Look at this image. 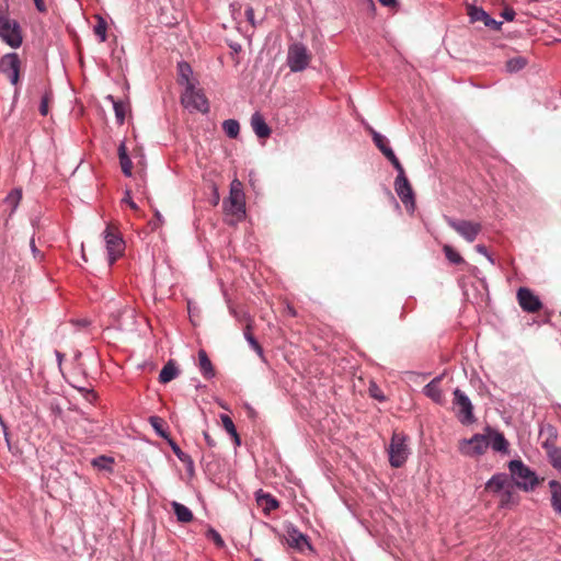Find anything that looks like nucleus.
Listing matches in <instances>:
<instances>
[{
	"label": "nucleus",
	"instance_id": "obj_1",
	"mask_svg": "<svg viewBox=\"0 0 561 561\" xmlns=\"http://www.w3.org/2000/svg\"><path fill=\"white\" fill-rule=\"evenodd\" d=\"M407 438L403 433L393 432L392 434L388 453L390 465L394 468L402 467L408 459Z\"/></svg>",
	"mask_w": 561,
	"mask_h": 561
},
{
	"label": "nucleus",
	"instance_id": "obj_2",
	"mask_svg": "<svg viewBox=\"0 0 561 561\" xmlns=\"http://www.w3.org/2000/svg\"><path fill=\"white\" fill-rule=\"evenodd\" d=\"M311 58V53L301 43H295L288 47L287 65L293 72L305 70L309 66Z\"/></svg>",
	"mask_w": 561,
	"mask_h": 561
},
{
	"label": "nucleus",
	"instance_id": "obj_3",
	"mask_svg": "<svg viewBox=\"0 0 561 561\" xmlns=\"http://www.w3.org/2000/svg\"><path fill=\"white\" fill-rule=\"evenodd\" d=\"M490 446V438L484 434H476L471 438L459 440L458 449L461 455L467 457H478L483 455Z\"/></svg>",
	"mask_w": 561,
	"mask_h": 561
},
{
	"label": "nucleus",
	"instance_id": "obj_4",
	"mask_svg": "<svg viewBox=\"0 0 561 561\" xmlns=\"http://www.w3.org/2000/svg\"><path fill=\"white\" fill-rule=\"evenodd\" d=\"M0 37L11 47L18 48L22 44L19 24L8 19L0 7Z\"/></svg>",
	"mask_w": 561,
	"mask_h": 561
},
{
	"label": "nucleus",
	"instance_id": "obj_5",
	"mask_svg": "<svg viewBox=\"0 0 561 561\" xmlns=\"http://www.w3.org/2000/svg\"><path fill=\"white\" fill-rule=\"evenodd\" d=\"M510 471L516 485L519 488L528 490L529 488L533 489L538 483L535 473L520 460H512L510 462Z\"/></svg>",
	"mask_w": 561,
	"mask_h": 561
},
{
	"label": "nucleus",
	"instance_id": "obj_6",
	"mask_svg": "<svg viewBox=\"0 0 561 561\" xmlns=\"http://www.w3.org/2000/svg\"><path fill=\"white\" fill-rule=\"evenodd\" d=\"M453 403L456 410V415L461 424L468 425L476 421L473 415V405L470 399L460 389H456L454 391Z\"/></svg>",
	"mask_w": 561,
	"mask_h": 561
},
{
	"label": "nucleus",
	"instance_id": "obj_7",
	"mask_svg": "<svg viewBox=\"0 0 561 561\" xmlns=\"http://www.w3.org/2000/svg\"><path fill=\"white\" fill-rule=\"evenodd\" d=\"M181 102L184 107L196 110L202 113L209 111L207 98L201 90L195 89L194 84H188L182 93Z\"/></svg>",
	"mask_w": 561,
	"mask_h": 561
},
{
	"label": "nucleus",
	"instance_id": "obj_8",
	"mask_svg": "<svg viewBox=\"0 0 561 561\" xmlns=\"http://www.w3.org/2000/svg\"><path fill=\"white\" fill-rule=\"evenodd\" d=\"M104 239L108 253V263L112 265L123 254L125 244L117 229L111 225L104 231Z\"/></svg>",
	"mask_w": 561,
	"mask_h": 561
},
{
	"label": "nucleus",
	"instance_id": "obj_9",
	"mask_svg": "<svg viewBox=\"0 0 561 561\" xmlns=\"http://www.w3.org/2000/svg\"><path fill=\"white\" fill-rule=\"evenodd\" d=\"M447 225L453 228L457 233H459L467 242H473L478 234L482 230V226L479 222L463 220V219H454L450 217H446Z\"/></svg>",
	"mask_w": 561,
	"mask_h": 561
},
{
	"label": "nucleus",
	"instance_id": "obj_10",
	"mask_svg": "<svg viewBox=\"0 0 561 561\" xmlns=\"http://www.w3.org/2000/svg\"><path fill=\"white\" fill-rule=\"evenodd\" d=\"M225 209L240 219L245 213L244 194L241 190V183L233 181L230 187V195L225 202Z\"/></svg>",
	"mask_w": 561,
	"mask_h": 561
},
{
	"label": "nucleus",
	"instance_id": "obj_11",
	"mask_svg": "<svg viewBox=\"0 0 561 561\" xmlns=\"http://www.w3.org/2000/svg\"><path fill=\"white\" fill-rule=\"evenodd\" d=\"M21 61L15 53L5 54L0 58V72L5 76L9 81L16 85L20 81Z\"/></svg>",
	"mask_w": 561,
	"mask_h": 561
},
{
	"label": "nucleus",
	"instance_id": "obj_12",
	"mask_svg": "<svg viewBox=\"0 0 561 561\" xmlns=\"http://www.w3.org/2000/svg\"><path fill=\"white\" fill-rule=\"evenodd\" d=\"M282 541L286 542L288 547L299 552H304L306 549H311L307 536L291 525L286 527V531L282 536Z\"/></svg>",
	"mask_w": 561,
	"mask_h": 561
},
{
	"label": "nucleus",
	"instance_id": "obj_13",
	"mask_svg": "<svg viewBox=\"0 0 561 561\" xmlns=\"http://www.w3.org/2000/svg\"><path fill=\"white\" fill-rule=\"evenodd\" d=\"M517 300L520 308L530 313L538 312L542 308V304L529 288L520 287L517 291Z\"/></svg>",
	"mask_w": 561,
	"mask_h": 561
},
{
	"label": "nucleus",
	"instance_id": "obj_14",
	"mask_svg": "<svg viewBox=\"0 0 561 561\" xmlns=\"http://www.w3.org/2000/svg\"><path fill=\"white\" fill-rule=\"evenodd\" d=\"M394 190L407 208H414V194L412 186L407 176H397L394 181Z\"/></svg>",
	"mask_w": 561,
	"mask_h": 561
},
{
	"label": "nucleus",
	"instance_id": "obj_15",
	"mask_svg": "<svg viewBox=\"0 0 561 561\" xmlns=\"http://www.w3.org/2000/svg\"><path fill=\"white\" fill-rule=\"evenodd\" d=\"M467 14L470 18V22H482L485 26L493 30H499L502 22H497L492 19L483 9L476 7L474 4H467Z\"/></svg>",
	"mask_w": 561,
	"mask_h": 561
},
{
	"label": "nucleus",
	"instance_id": "obj_16",
	"mask_svg": "<svg viewBox=\"0 0 561 561\" xmlns=\"http://www.w3.org/2000/svg\"><path fill=\"white\" fill-rule=\"evenodd\" d=\"M486 436L490 438V446L493 450L499 453H507L508 451V442L504 437V435L497 431H494L490 427L486 428Z\"/></svg>",
	"mask_w": 561,
	"mask_h": 561
},
{
	"label": "nucleus",
	"instance_id": "obj_17",
	"mask_svg": "<svg viewBox=\"0 0 561 561\" xmlns=\"http://www.w3.org/2000/svg\"><path fill=\"white\" fill-rule=\"evenodd\" d=\"M557 436V430L551 425H547L540 431V437H545L541 445L546 449L548 456H550L551 450L558 449L556 447Z\"/></svg>",
	"mask_w": 561,
	"mask_h": 561
},
{
	"label": "nucleus",
	"instance_id": "obj_18",
	"mask_svg": "<svg viewBox=\"0 0 561 561\" xmlns=\"http://www.w3.org/2000/svg\"><path fill=\"white\" fill-rule=\"evenodd\" d=\"M251 126L259 138L270 137L272 130L260 113H254L251 117Z\"/></svg>",
	"mask_w": 561,
	"mask_h": 561
},
{
	"label": "nucleus",
	"instance_id": "obj_19",
	"mask_svg": "<svg viewBox=\"0 0 561 561\" xmlns=\"http://www.w3.org/2000/svg\"><path fill=\"white\" fill-rule=\"evenodd\" d=\"M256 503L265 514L276 510L279 505L278 501L274 496L268 493H264L262 490L256 492Z\"/></svg>",
	"mask_w": 561,
	"mask_h": 561
},
{
	"label": "nucleus",
	"instance_id": "obj_20",
	"mask_svg": "<svg viewBox=\"0 0 561 561\" xmlns=\"http://www.w3.org/2000/svg\"><path fill=\"white\" fill-rule=\"evenodd\" d=\"M511 483H512V481L506 476L497 474V476L492 477L488 481V483L485 485V490L490 491V492H494V493H501L507 486H510Z\"/></svg>",
	"mask_w": 561,
	"mask_h": 561
},
{
	"label": "nucleus",
	"instance_id": "obj_21",
	"mask_svg": "<svg viewBox=\"0 0 561 561\" xmlns=\"http://www.w3.org/2000/svg\"><path fill=\"white\" fill-rule=\"evenodd\" d=\"M440 377L434 378L430 383L424 387V393L436 403L444 401V394L439 388Z\"/></svg>",
	"mask_w": 561,
	"mask_h": 561
},
{
	"label": "nucleus",
	"instance_id": "obj_22",
	"mask_svg": "<svg viewBox=\"0 0 561 561\" xmlns=\"http://www.w3.org/2000/svg\"><path fill=\"white\" fill-rule=\"evenodd\" d=\"M171 505L179 523L186 524L194 519L192 511L185 505L175 501H173Z\"/></svg>",
	"mask_w": 561,
	"mask_h": 561
},
{
	"label": "nucleus",
	"instance_id": "obj_23",
	"mask_svg": "<svg viewBox=\"0 0 561 561\" xmlns=\"http://www.w3.org/2000/svg\"><path fill=\"white\" fill-rule=\"evenodd\" d=\"M118 158H119V164H121L122 172L126 176H131L133 162L127 154V148H126L125 142H122L118 146Z\"/></svg>",
	"mask_w": 561,
	"mask_h": 561
},
{
	"label": "nucleus",
	"instance_id": "obj_24",
	"mask_svg": "<svg viewBox=\"0 0 561 561\" xmlns=\"http://www.w3.org/2000/svg\"><path fill=\"white\" fill-rule=\"evenodd\" d=\"M199 369L206 379H210L215 376V370L207 353L204 350L198 352Z\"/></svg>",
	"mask_w": 561,
	"mask_h": 561
},
{
	"label": "nucleus",
	"instance_id": "obj_25",
	"mask_svg": "<svg viewBox=\"0 0 561 561\" xmlns=\"http://www.w3.org/2000/svg\"><path fill=\"white\" fill-rule=\"evenodd\" d=\"M179 374V370L175 364L172 360H169L160 371L159 381L161 383H168L173 380Z\"/></svg>",
	"mask_w": 561,
	"mask_h": 561
},
{
	"label": "nucleus",
	"instance_id": "obj_26",
	"mask_svg": "<svg viewBox=\"0 0 561 561\" xmlns=\"http://www.w3.org/2000/svg\"><path fill=\"white\" fill-rule=\"evenodd\" d=\"M550 491H551V504L554 511L561 513V483L551 480L549 482Z\"/></svg>",
	"mask_w": 561,
	"mask_h": 561
},
{
	"label": "nucleus",
	"instance_id": "obj_27",
	"mask_svg": "<svg viewBox=\"0 0 561 561\" xmlns=\"http://www.w3.org/2000/svg\"><path fill=\"white\" fill-rule=\"evenodd\" d=\"M221 423L224 428L229 433L237 446H240L241 439L239 434L237 433L236 426L231 420V417L227 414H221Z\"/></svg>",
	"mask_w": 561,
	"mask_h": 561
},
{
	"label": "nucleus",
	"instance_id": "obj_28",
	"mask_svg": "<svg viewBox=\"0 0 561 561\" xmlns=\"http://www.w3.org/2000/svg\"><path fill=\"white\" fill-rule=\"evenodd\" d=\"M245 340L249 342L251 347L260 355H263V348L256 339L252 334V320L248 321L244 331H243Z\"/></svg>",
	"mask_w": 561,
	"mask_h": 561
},
{
	"label": "nucleus",
	"instance_id": "obj_29",
	"mask_svg": "<svg viewBox=\"0 0 561 561\" xmlns=\"http://www.w3.org/2000/svg\"><path fill=\"white\" fill-rule=\"evenodd\" d=\"M91 465L99 470H105V471L112 472L114 459L112 457H107V456H99L91 460Z\"/></svg>",
	"mask_w": 561,
	"mask_h": 561
},
{
	"label": "nucleus",
	"instance_id": "obj_30",
	"mask_svg": "<svg viewBox=\"0 0 561 561\" xmlns=\"http://www.w3.org/2000/svg\"><path fill=\"white\" fill-rule=\"evenodd\" d=\"M528 64V60L527 58L523 57V56H515V57H512L510 58L507 61H506V70L508 72H517L522 69H524Z\"/></svg>",
	"mask_w": 561,
	"mask_h": 561
},
{
	"label": "nucleus",
	"instance_id": "obj_31",
	"mask_svg": "<svg viewBox=\"0 0 561 561\" xmlns=\"http://www.w3.org/2000/svg\"><path fill=\"white\" fill-rule=\"evenodd\" d=\"M443 251L445 253L446 259L453 264H462L465 263L463 257L449 244L443 245Z\"/></svg>",
	"mask_w": 561,
	"mask_h": 561
},
{
	"label": "nucleus",
	"instance_id": "obj_32",
	"mask_svg": "<svg viewBox=\"0 0 561 561\" xmlns=\"http://www.w3.org/2000/svg\"><path fill=\"white\" fill-rule=\"evenodd\" d=\"M226 135L230 138H237L240 131V125L236 119H227L222 123Z\"/></svg>",
	"mask_w": 561,
	"mask_h": 561
},
{
	"label": "nucleus",
	"instance_id": "obj_33",
	"mask_svg": "<svg viewBox=\"0 0 561 561\" xmlns=\"http://www.w3.org/2000/svg\"><path fill=\"white\" fill-rule=\"evenodd\" d=\"M149 422L159 436L168 438V432L165 431V422L163 419L159 416H150Z\"/></svg>",
	"mask_w": 561,
	"mask_h": 561
},
{
	"label": "nucleus",
	"instance_id": "obj_34",
	"mask_svg": "<svg viewBox=\"0 0 561 561\" xmlns=\"http://www.w3.org/2000/svg\"><path fill=\"white\" fill-rule=\"evenodd\" d=\"M191 75H192L191 66L186 62H180L179 64V76H180L181 83H185L186 87H188V84H193V82H191V80H190Z\"/></svg>",
	"mask_w": 561,
	"mask_h": 561
},
{
	"label": "nucleus",
	"instance_id": "obj_35",
	"mask_svg": "<svg viewBox=\"0 0 561 561\" xmlns=\"http://www.w3.org/2000/svg\"><path fill=\"white\" fill-rule=\"evenodd\" d=\"M53 91L51 89H46L39 104V113L43 116H46L49 112V103L53 101Z\"/></svg>",
	"mask_w": 561,
	"mask_h": 561
},
{
	"label": "nucleus",
	"instance_id": "obj_36",
	"mask_svg": "<svg viewBox=\"0 0 561 561\" xmlns=\"http://www.w3.org/2000/svg\"><path fill=\"white\" fill-rule=\"evenodd\" d=\"M514 495V485L510 484L504 491L500 493V504L501 506H507L513 502Z\"/></svg>",
	"mask_w": 561,
	"mask_h": 561
},
{
	"label": "nucleus",
	"instance_id": "obj_37",
	"mask_svg": "<svg viewBox=\"0 0 561 561\" xmlns=\"http://www.w3.org/2000/svg\"><path fill=\"white\" fill-rule=\"evenodd\" d=\"M371 136H373V140H374V144L376 145V147L382 151L385 148L388 147V140L385 136H382L381 134L377 133L375 129H373L371 127L368 128Z\"/></svg>",
	"mask_w": 561,
	"mask_h": 561
},
{
	"label": "nucleus",
	"instance_id": "obj_38",
	"mask_svg": "<svg viewBox=\"0 0 561 561\" xmlns=\"http://www.w3.org/2000/svg\"><path fill=\"white\" fill-rule=\"evenodd\" d=\"M21 198H22V191H21V190L15 188V190H13V191H12V192L7 196L5 202H7L9 205H11V206H12V209L14 210V209L18 207V205H19V203H20Z\"/></svg>",
	"mask_w": 561,
	"mask_h": 561
},
{
	"label": "nucleus",
	"instance_id": "obj_39",
	"mask_svg": "<svg viewBox=\"0 0 561 561\" xmlns=\"http://www.w3.org/2000/svg\"><path fill=\"white\" fill-rule=\"evenodd\" d=\"M114 111L116 119L119 124H123L125 121L126 106L123 102L114 101Z\"/></svg>",
	"mask_w": 561,
	"mask_h": 561
},
{
	"label": "nucleus",
	"instance_id": "obj_40",
	"mask_svg": "<svg viewBox=\"0 0 561 561\" xmlns=\"http://www.w3.org/2000/svg\"><path fill=\"white\" fill-rule=\"evenodd\" d=\"M548 458L552 467L561 471V448L551 450Z\"/></svg>",
	"mask_w": 561,
	"mask_h": 561
},
{
	"label": "nucleus",
	"instance_id": "obj_41",
	"mask_svg": "<svg viewBox=\"0 0 561 561\" xmlns=\"http://www.w3.org/2000/svg\"><path fill=\"white\" fill-rule=\"evenodd\" d=\"M207 538L211 539L215 545L219 548H222L225 546V541L221 538L220 534L216 531L214 528H209L207 530Z\"/></svg>",
	"mask_w": 561,
	"mask_h": 561
},
{
	"label": "nucleus",
	"instance_id": "obj_42",
	"mask_svg": "<svg viewBox=\"0 0 561 561\" xmlns=\"http://www.w3.org/2000/svg\"><path fill=\"white\" fill-rule=\"evenodd\" d=\"M94 32L100 37L101 42L106 39V23L102 19L95 25Z\"/></svg>",
	"mask_w": 561,
	"mask_h": 561
},
{
	"label": "nucleus",
	"instance_id": "obj_43",
	"mask_svg": "<svg viewBox=\"0 0 561 561\" xmlns=\"http://www.w3.org/2000/svg\"><path fill=\"white\" fill-rule=\"evenodd\" d=\"M368 391H369L370 397H373L379 401H383L386 399L381 389L376 383H370Z\"/></svg>",
	"mask_w": 561,
	"mask_h": 561
},
{
	"label": "nucleus",
	"instance_id": "obj_44",
	"mask_svg": "<svg viewBox=\"0 0 561 561\" xmlns=\"http://www.w3.org/2000/svg\"><path fill=\"white\" fill-rule=\"evenodd\" d=\"M169 443L171 445L173 453L178 456V458L181 461H185L188 458V456L184 454L173 440H169Z\"/></svg>",
	"mask_w": 561,
	"mask_h": 561
},
{
	"label": "nucleus",
	"instance_id": "obj_45",
	"mask_svg": "<svg viewBox=\"0 0 561 561\" xmlns=\"http://www.w3.org/2000/svg\"><path fill=\"white\" fill-rule=\"evenodd\" d=\"M154 217H156V220H152L149 222L152 230L158 229L163 224L162 216L158 210H156Z\"/></svg>",
	"mask_w": 561,
	"mask_h": 561
},
{
	"label": "nucleus",
	"instance_id": "obj_46",
	"mask_svg": "<svg viewBox=\"0 0 561 561\" xmlns=\"http://www.w3.org/2000/svg\"><path fill=\"white\" fill-rule=\"evenodd\" d=\"M390 162L396 168V170L398 171V175L397 176H405L404 169H403L401 162L399 161V159L397 157L394 159H391Z\"/></svg>",
	"mask_w": 561,
	"mask_h": 561
},
{
	"label": "nucleus",
	"instance_id": "obj_47",
	"mask_svg": "<svg viewBox=\"0 0 561 561\" xmlns=\"http://www.w3.org/2000/svg\"><path fill=\"white\" fill-rule=\"evenodd\" d=\"M123 203H126L131 209L137 210L138 206L136 203L131 199L130 193L127 191L125 194V197L123 198Z\"/></svg>",
	"mask_w": 561,
	"mask_h": 561
},
{
	"label": "nucleus",
	"instance_id": "obj_48",
	"mask_svg": "<svg viewBox=\"0 0 561 561\" xmlns=\"http://www.w3.org/2000/svg\"><path fill=\"white\" fill-rule=\"evenodd\" d=\"M245 18L251 23L252 26H255L254 10L252 7H248L245 9Z\"/></svg>",
	"mask_w": 561,
	"mask_h": 561
},
{
	"label": "nucleus",
	"instance_id": "obj_49",
	"mask_svg": "<svg viewBox=\"0 0 561 561\" xmlns=\"http://www.w3.org/2000/svg\"><path fill=\"white\" fill-rule=\"evenodd\" d=\"M203 435L208 447L213 448L216 446V440L209 435L208 432L205 431Z\"/></svg>",
	"mask_w": 561,
	"mask_h": 561
},
{
	"label": "nucleus",
	"instance_id": "obj_50",
	"mask_svg": "<svg viewBox=\"0 0 561 561\" xmlns=\"http://www.w3.org/2000/svg\"><path fill=\"white\" fill-rule=\"evenodd\" d=\"M502 15L505 20L512 21L515 16V12L512 9H505Z\"/></svg>",
	"mask_w": 561,
	"mask_h": 561
},
{
	"label": "nucleus",
	"instance_id": "obj_51",
	"mask_svg": "<svg viewBox=\"0 0 561 561\" xmlns=\"http://www.w3.org/2000/svg\"><path fill=\"white\" fill-rule=\"evenodd\" d=\"M385 157L390 161L391 159H394L396 158V154L393 152V150L388 146L387 148H385L382 151H381Z\"/></svg>",
	"mask_w": 561,
	"mask_h": 561
},
{
	"label": "nucleus",
	"instance_id": "obj_52",
	"mask_svg": "<svg viewBox=\"0 0 561 561\" xmlns=\"http://www.w3.org/2000/svg\"><path fill=\"white\" fill-rule=\"evenodd\" d=\"M382 5L388 8H396L398 5L397 0H378Z\"/></svg>",
	"mask_w": 561,
	"mask_h": 561
},
{
	"label": "nucleus",
	"instance_id": "obj_53",
	"mask_svg": "<svg viewBox=\"0 0 561 561\" xmlns=\"http://www.w3.org/2000/svg\"><path fill=\"white\" fill-rule=\"evenodd\" d=\"M34 3H35V5H36V9H37L39 12H45V11H46V5H45L44 0H34Z\"/></svg>",
	"mask_w": 561,
	"mask_h": 561
},
{
	"label": "nucleus",
	"instance_id": "obj_54",
	"mask_svg": "<svg viewBox=\"0 0 561 561\" xmlns=\"http://www.w3.org/2000/svg\"><path fill=\"white\" fill-rule=\"evenodd\" d=\"M476 250H477L479 253L483 254V255H488V253H486V248H485L484 245H482V244H478V245L476 247Z\"/></svg>",
	"mask_w": 561,
	"mask_h": 561
},
{
	"label": "nucleus",
	"instance_id": "obj_55",
	"mask_svg": "<svg viewBox=\"0 0 561 561\" xmlns=\"http://www.w3.org/2000/svg\"><path fill=\"white\" fill-rule=\"evenodd\" d=\"M31 244H32V247H33V250L35 251L34 240H31Z\"/></svg>",
	"mask_w": 561,
	"mask_h": 561
},
{
	"label": "nucleus",
	"instance_id": "obj_56",
	"mask_svg": "<svg viewBox=\"0 0 561 561\" xmlns=\"http://www.w3.org/2000/svg\"><path fill=\"white\" fill-rule=\"evenodd\" d=\"M254 561H263V560H262V559H260V558H257V559H255Z\"/></svg>",
	"mask_w": 561,
	"mask_h": 561
}]
</instances>
